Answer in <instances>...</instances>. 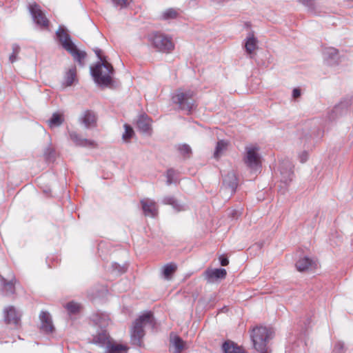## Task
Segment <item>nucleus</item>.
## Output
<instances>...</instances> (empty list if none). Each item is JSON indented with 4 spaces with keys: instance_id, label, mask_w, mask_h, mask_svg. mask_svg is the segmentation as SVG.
<instances>
[{
    "instance_id": "1",
    "label": "nucleus",
    "mask_w": 353,
    "mask_h": 353,
    "mask_svg": "<svg viewBox=\"0 0 353 353\" xmlns=\"http://www.w3.org/2000/svg\"><path fill=\"white\" fill-rule=\"evenodd\" d=\"M99 61L94 66L90 67V72L94 81L101 86L116 88L118 83L114 80L112 76L114 70L106 57L101 55V50L99 48L94 50Z\"/></svg>"
},
{
    "instance_id": "2",
    "label": "nucleus",
    "mask_w": 353,
    "mask_h": 353,
    "mask_svg": "<svg viewBox=\"0 0 353 353\" xmlns=\"http://www.w3.org/2000/svg\"><path fill=\"white\" fill-rule=\"evenodd\" d=\"M154 318L151 312H146L140 316L134 323L131 330V342L133 345L141 347L142 339L145 335L143 327L147 325L153 326Z\"/></svg>"
},
{
    "instance_id": "3",
    "label": "nucleus",
    "mask_w": 353,
    "mask_h": 353,
    "mask_svg": "<svg viewBox=\"0 0 353 353\" xmlns=\"http://www.w3.org/2000/svg\"><path fill=\"white\" fill-rule=\"evenodd\" d=\"M57 37L63 48L69 52L81 66H83V60L86 57V53L79 50L74 43L72 41L70 36L67 30L60 26L56 32Z\"/></svg>"
},
{
    "instance_id": "4",
    "label": "nucleus",
    "mask_w": 353,
    "mask_h": 353,
    "mask_svg": "<svg viewBox=\"0 0 353 353\" xmlns=\"http://www.w3.org/2000/svg\"><path fill=\"white\" fill-rule=\"evenodd\" d=\"M195 94V92L192 90H179L172 97V100L174 103L179 105L181 110L185 111L189 114L197 107Z\"/></svg>"
},
{
    "instance_id": "5",
    "label": "nucleus",
    "mask_w": 353,
    "mask_h": 353,
    "mask_svg": "<svg viewBox=\"0 0 353 353\" xmlns=\"http://www.w3.org/2000/svg\"><path fill=\"white\" fill-rule=\"evenodd\" d=\"M149 41L157 51L169 54L174 49V43L172 37L161 32H155L149 36Z\"/></svg>"
},
{
    "instance_id": "6",
    "label": "nucleus",
    "mask_w": 353,
    "mask_h": 353,
    "mask_svg": "<svg viewBox=\"0 0 353 353\" xmlns=\"http://www.w3.org/2000/svg\"><path fill=\"white\" fill-rule=\"evenodd\" d=\"M271 330L265 327H256L251 334L254 347L260 353H268L266 343L271 334Z\"/></svg>"
},
{
    "instance_id": "7",
    "label": "nucleus",
    "mask_w": 353,
    "mask_h": 353,
    "mask_svg": "<svg viewBox=\"0 0 353 353\" xmlns=\"http://www.w3.org/2000/svg\"><path fill=\"white\" fill-rule=\"evenodd\" d=\"M259 147L256 145H248L245 147L244 162L252 170L258 171L261 168V157L259 154Z\"/></svg>"
},
{
    "instance_id": "8",
    "label": "nucleus",
    "mask_w": 353,
    "mask_h": 353,
    "mask_svg": "<svg viewBox=\"0 0 353 353\" xmlns=\"http://www.w3.org/2000/svg\"><path fill=\"white\" fill-rule=\"evenodd\" d=\"M296 268L299 272H309L318 268V261L315 258L303 255L296 262Z\"/></svg>"
},
{
    "instance_id": "9",
    "label": "nucleus",
    "mask_w": 353,
    "mask_h": 353,
    "mask_svg": "<svg viewBox=\"0 0 353 353\" xmlns=\"http://www.w3.org/2000/svg\"><path fill=\"white\" fill-rule=\"evenodd\" d=\"M29 10L34 23L42 28L48 27L49 21L40 6L36 3L30 4Z\"/></svg>"
},
{
    "instance_id": "10",
    "label": "nucleus",
    "mask_w": 353,
    "mask_h": 353,
    "mask_svg": "<svg viewBox=\"0 0 353 353\" xmlns=\"http://www.w3.org/2000/svg\"><path fill=\"white\" fill-rule=\"evenodd\" d=\"M226 270L223 268H208L203 272V277L208 283H214L225 278Z\"/></svg>"
},
{
    "instance_id": "11",
    "label": "nucleus",
    "mask_w": 353,
    "mask_h": 353,
    "mask_svg": "<svg viewBox=\"0 0 353 353\" xmlns=\"http://www.w3.org/2000/svg\"><path fill=\"white\" fill-rule=\"evenodd\" d=\"M324 60L329 65H337L342 61L339 50L333 47H327L323 50Z\"/></svg>"
},
{
    "instance_id": "12",
    "label": "nucleus",
    "mask_w": 353,
    "mask_h": 353,
    "mask_svg": "<svg viewBox=\"0 0 353 353\" xmlns=\"http://www.w3.org/2000/svg\"><path fill=\"white\" fill-rule=\"evenodd\" d=\"M4 321L7 324L17 327L20 324L21 314L13 306H8L3 310Z\"/></svg>"
},
{
    "instance_id": "13",
    "label": "nucleus",
    "mask_w": 353,
    "mask_h": 353,
    "mask_svg": "<svg viewBox=\"0 0 353 353\" xmlns=\"http://www.w3.org/2000/svg\"><path fill=\"white\" fill-rule=\"evenodd\" d=\"M142 210L145 216L155 217L158 214L157 203L148 198L141 200Z\"/></svg>"
},
{
    "instance_id": "14",
    "label": "nucleus",
    "mask_w": 353,
    "mask_h": 353,
    "mask_svg": "<svg viewBox=\"0 0 353 353\" xmlns=\"http://www.w3.org/2000/svg\"><path fill=\"white\" fill-rule=\"evenodd\" d=\"M280 173L281 175V182L287 184L291 181L294 174L291 162L289 161H283L280 166Z\"/></svg>"
},
{
    "instance_id": "15",
    "label": "nucleus",
    "mask_w": 353,
    "mask_h": 353,
    "mask_svg": "<svg viewBox=\"0 0 353 353\" xmlns=\"http://www.w3.org/2000/svg\"><path fill=\"white\" fill-rule=\"evenodd\" d=\"M69 136L70 139L77 146L88 148H94L96 146V143L94 141L90 139L82 138L79 134H77L74 131L70 132Z\"/></svg>"
},
{
    "instance_id": "16",
    "label": "nucleus",
    "mask_w": 353,
    "mask_h": 353,
    "mask_svg": "<svg viewBox=\"0 0 353 353\" xmlns=\"http://www.w3.org/2000/svg\"><path fill=\"white\" fill-rule=\"evenodd\" d=\"M39 318L41 320V330L46 333H52L54 330L50 314L47 312H41Z\"/></svg>"
},
{
    "instance_id": "17",
    "label": "nucleus",
    "mask_w": 353,
    "mask_h": 353,
    "mask_svg": "<svg viewBox=\"0 0 353 353\" xmlns=\"http://www.w3.org/2000/svg\"><path fill=\"white\" fill-rule=\"evenodd\" d=\"M223 185L231 194L235 192L238 182L237 177L234 172H230L224 176Z\"/></svg>"
},
{
    "instance_id": "18",
    "label": "nucleus",
    "mask_w": 353,
    "mask_h": 353,
    "mask_svg": "<svg viewBox=\"0 0 353 353\" xmlns=\"http://www.w3.org/2000/svg\"><path fill=\"white\" fill-rule=\"evenodd\" d=\"M92 341L94 343L104 347L105 350L107 346L111 342L112 339L106 331L102 330L101 332L98 333L96 336H94Z\"/></svg>"
},
{
    "instance_id": "19",
    "label": "nucleus",
    "mask_w": 353,
    "mask_h": 353,
    "mask_svg": "<svg viewBox=\"0 0 353 353\" xmlns=\"http://www.w3.org/2000/svg\"><path fill=\"white\" fill-rule=\"evenodd\" d=\"M180 16V10L174 8H170L163 10L159 19L163 21H170L176 19Z\"/></svg>"
},
{
    "instance_id": "20",
    "label": "nucleus",
    "mask_w": 353,
    "mask_h": 353,
    "mask_svg": "<svg viewBox=\"0 0 353 353\" xmlns=\"http://www.w3.org/2000/svg\"><path fill=\"white\" fill-rule=\"evenodd\" d=\"M128 347L124 345L111 341L104 351V353H127Z\"/></svg>"
},
{
    "instance_id": "21",
    "label": "nucleus",
    "mask_w": 353,
    "mask_h": 353,
    "mask_svg": "<svg viewBox=\"0 0 353 353\" xmlns=\"http://www.w3.org/2000/svg\"><path fill=\"white\" fill-rule=\"evenodd\" d=\"M222 349L223 353H245L243 348L230 341H225L222 345Z\"/></svg>"
},
{
    "instance_id": "22",
    "label": "nucleus",
    "mask_w": 353,
    "mask_h": 353,
    "mask_svg": "<svg viewBox=\"0 0 353 353\" xmlns=\"http://www.w3.org/2000/svg\"><path fill=\"white\" fill-rule=\"evenodd\" d=\"M77 81V69L75 66H72L65 72L63 85L70 86Z\"/></svg>"
},
{
    "instance_id": "23",
    "label": "nucleus",
    "mask_w": 353,
    "mask_h": 353,
    "mask_svg": "<svg viewBox=\"0 0 353 353\" xmlns=\"http://www.w3.org/2000/svg\"><path fill=\"white\" fill-rule=\"evenodd\" d=\"M151 122L147 115L142 114L137 121V128L143 132H148L150 129Z\"/></svg>"
},
{
    "instance_id": "24",
    "label": "nucleus",
    "mask_w": 353,
    "mask_h": 353,
    "mask_svg": "<svg viewBox=\"0 0 353 353\" xmlns=\"http://www.w3.org/2000/svg\"><path fill=\"white\" fill-rule=\"evenodd\" d=\"M176 269L177 265L175 263H168L161 268V275L165 279L170 280Z\"/></svg>"
},
{
    "instance_id": "25",
    "label": "nucleus",
    "mask_w": 353,
    "mask_h": 353,
    "mask_svg": "<svg viewBox=\"0 0 353 353\" xmlns=\"http://www.w3.org/2000/svg\"><path fill=\"white\" fill-rule=\"evenodd\" d=\"M257 39L253 33H250L247 37L245 44V50L248 54H251L257 48Z\"/></svg>"
},
{
    "instance_id": "26",
    "label": "nucleus",
    "mask_w": 353,
    "mask_h": 353,
    "mask_svg": "<svg viewBox=\"0 0 353 353\" xmlns=\"http://www.w3.org/2000/svg\"><path fill=\"white\" fill-rule=\"evenodd\" d=\"M81 119L82 123L85 125V126L86 128H90L95 123L97 117L94 112L87 110L84 112Z\"/></svg>"
},
{
    "instance_id": "27",
    "label": "nucleus",
    "mask_w": 353,
    "mask_h": 353,
    "mask_svg": "<svg viewBox=\"0 0 353 353\" xmlns=\"http://www.w3.org/2000/svg\"><path fill=\"white\" fill-rule=\"evenodd\" d=\"M162 203L165 205H172L176 211H181L183 209V206L173 196L164 197Z\"/></svg>"
},
{
    "instance_id": "28",
    "label": "nucleus",
    "mask_w": 353,
    "mask_h": 353,
    "mask_svg": "<svg viewBox=\"0 0 353 353\" xmlns=\"http://www.w3.org/2000/svg\"><path fill=\"white\" fill-rule=\"evenodd\" d=\"M1 283L3 286V290L8 293V294H13L14 292V283H15V279H12L10 281H8L4 278L1 279Z\"/></svg>"
},
{
    "instance_id": "29",
    "label": "nucleus",
    "mask_w": 353,
    "mask_h": 353,
    "mask_svg": "<svg viewBox=\"0 0 353 353\" xmlns=\"http://www.w3.org/2000/svg\"><path fill=\"white\" fill-rule=\"evenodd\" d=\"M299 1L305 6L309 12L317 14L319 6L314 0H299Z\"/></svg>"
},
{
    "instance_id": "30",
    "label": "nucleus",
    "mask_w": 353,
    "mask_h": 353,
    "mask_svg": "<svg viewBox=\"0 0 353 353\" xmlns=\"http://www.w3.org/2000/svg\"><path fill=\"white\" fill-rule=\"evenodd\" d=\"M63 122L62 115L58 113H54L48 123L50 128L60 126Z\"/></svg>"
},
{
    "instance_id": "31",
    "label": "nucleus",
    "mask_w": 353,
    "mask_h": 353,
    "mask_svg": "<svg viewBox=\"0 0 353 353\" xmlns=\"http://www.w3.org/2000/svg\"><path fill=\"white\" fill-rule=\"evenodd\" d=\"M64 307L68 311V314L70 315L72 314H77L80 310V305L74 301H70L65 305H64Z\"/></svg>"
},
{
    "instance_id": "32",
    "label": "nucleus",
    "mask_w": 353,
    "mask_h": 353,
    "mask_svg": "<svg viewBox=\"0 0 353 353\" xmlns=\"http://www.w3.org/2000/svg\"><path fill=\"white\" fill-rule=\"evenodd\" d=\"M228 143L225 141H218L216 149L214 153V157L216 159H219L223 152L227 149Z\"/></svg>"
},
{
    "instance_id": "33",
    "label": "nucleus",
    "mask_w": 353,
    "mask_h": 353,
    "mask_svg": "<svg viewBox=\"0 0 353 353\" xmlns=\"http://www.w3.org/2000/svg\"><path fill=\"white\" fill-rule=\"evenodd\" d=\"M172 343L175 348V352L180 353L184 349V342L179 336H175L173 339Z\"/></svg>"
},
{
    "instance_id": "34",
    "label": "nucleus",
    "mask_w": 353,
    "mask_h": 353,
    "mask_svg": "<svg viewBox=\"0 0 353 353\" xmlns=\"http://www.w3.org/2000/svg\"><path fill=\"white\" fill-rule=\"evenodd\" d=\"M112 272L116 274H121L126 272L128 266L126 265H121L117 263L112 264Z\"/></svg>"
},
{
    "instance_id": "35",
    "label": "nucleus",
    "mask_w": 353,
    "mask_h": 353,
    "mask_svg": "<svg viewBox=\"0 0 353 353\" xmlns=\"http://www.w3.org/2000/svg\"><path fill=\"white\" fill-rule=\"evenodd\" d=\"M178 150L185 157H189L192 153L191 148L187 144L179 145Z\"/></svg>"
},
{
    "instance_id": "36",
    "label": "nucleus",
    "mask_w": 353,
    "mask_h": 353,
    "mask_svg": "<svg viewBox=\"0 0 353 353\" xmlns=\"http://www.w3.org/2000/svg\"><path fill=\"white\" fill-rule=\"evenodd\" d=\"M176 171L174 169H169L167 171L166 177H167V185H170L173 183H176V179H175Z\"/></svg>"
},
{
    "instance_id": "37",
    "label": "nucleus",
    "mask_w": 353,
    "mask_h": 353,
    "mask_svg": "<svg viewBox=\"0 0 353 353\" xmlns=\"http://www.w3.org/2000/svg\"><path fill=\"white\" fill-rule=\"evenodd\" d=\"M124 128H125V132L123 134V139L125 141H128L130 138L132 137V136L134 134V130L131 128V126H130L128 124H125Z\"/></svg>"
},
{
    "instance_id": "38",
    "label": "nucleus",
    "mask_w": 353,
    "mask_h": 353,
    "mask_svg": "<svg viewBox=\"0 0 353 353\" xmlns=\"http://www.w3.org/2000/svg\"><path fill=\"white\" fill-rule=\"evenodd\" d=\"M345 352L344 343L341 341H337L334 346L332 353H345Z\"/></svg>"
},
{
    "instance_id": "39",
    "label": "nucleus",
    "mask_w": 353,
    "mask_h": 353,
    "mask_svg": "<svg viewBox=\"0 0 353 353\" xmlns=\"http://www.w3.org/2000/svg\"><path fill=\"white\" fill-rule=\"evenodd\" d=\"M112 1L116 6L124 8L128 6L132 2V0H112Z\"/></svg>"
},
{
    "instance_id": "40",
    "label": "nucleus",
    "mask_w": 353,
    "mask_h": 353,
    "mask_svg": "<svg viewBox=\"0 0 353 353\" xmlns=\"http://www.w3.org/2000/svg\"><path fill=\"white\" fill-rule=\"evenodd\" d=\"M220 263L222 266H226L229 263L228 258L225 255H221L219 256Z\"/></svg>"
},
{
    "instance_id": "41",
    "label": "nucleus",
    "mask_w": 353,
    "mask_h": 353,
    "mask_svg": "<svg viewBox=\"0 0 353 353\" xmlns=\"http://www.w3.org/2000/svg\"><path fill=\"white\" fill-rule=\"evenodd\" d=\"M308 158V154L307 152L304 151L301 152L299 155V159L301 163H305Z\"/></svg>"
},
{
    "instance_id": "42",
    "label": "nucleus",
    "mask_w": 353,
    "mask_h": 353,
    "mask_svg": "<svg viewBox=\"0 0 353 353\" xmlns=\"http://www.w3.org/2000/svg\"><path fill=\"white\" fill-rule=\"evenodd\" d=\"M240 214V212L236 210H232L229 212V215L233 219L237 218Z\"/></svg>"
},
{
    "instance_id": "43",
    "label": "nucleus",
    "mask_w": 353,
    "mask_h": 353,
    "mask_svg": "<svg viewBox=\"0 0 353 353\" xmlns=\"http://www.w3.org/2000/svg\"><path fill=\"white\" fill-rule=\"evenodd\" d=\"M301 96V90L299 88H294L292 91V97L296 99Z\"/></svg>"
},
{
    "instance_id": "44",
    "label": "nucleus",
    "mask_w": 353,
    "mask_h": 353,
    "mask_svg": "<svg viewBox=\"0 0 353 353\" xmlns=\"http://www.w3.org/2000/svg\"><path fill=\"white\" fill-rule=\"evenodd\" d=\"M12 53L18 55V54L19 53V51H20V47L17 44H13L12 46Z\"/></svg>"
},
{
    "instance_id": "45",
    "label": "nucleus",
    "mask_w": 353,
    "mask_h": 353,
    "mask_svg": "<svg viewBox=\"0 0 353 353\" xmlns=\"http://www.w3.org/2000/svg\"><path fill=\"white\" fill-rule=\"evenodd\" d=\"M10 61L13 63L17 61V55L16 54L12 53L9 57Z\"/></svg>"
},
{
    "instance_id": "46",
    "label": "nucleus",
    "mask_w": 353,
    "mask_h": 353,
    "mask_svg": "<svg viewBox=\"0 0 353 353\" xmlns=\"http://www.w3.org/2000/svg\"><path fill=\"white\" fill-rule=\"evenodd\" d=\"M254 245H256L257 248H261L260 244H259V243H256V244H254Z\"/></svg>"
},
{
    "instance_id": "47",
    "label": "nucleus",
    "mask_w": 353,
    "mask_h": 353,
    "mask_svg": "<svg viewBox=\"0 0 353 353\" xmlns=\"http://www.w3.org/2000/svg\"><path fill=\"white\" fill-rule=\"evenodd\" d=\"M94 321H97V323H100V322H99V321H98V320H97V319H94Z\"/></svg>"
}]
</instances>
